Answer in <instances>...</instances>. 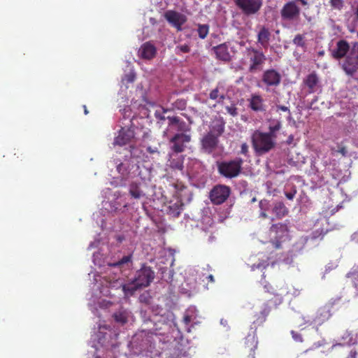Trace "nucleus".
<instances>
[{
    "label": "nucleus",
    "instance_id": "obj_2",
    "mask_svg": "<svg viewBox=\"0 0 358 358\" xmlns=\"http://www.w3.org/2000/svg\"><path fill=\"white\" fill-rule=\"evenodd\" d=\"M255 151L259 155L268 152L275 146V139L266 132L255 130L251 136Z\"/></svg>",
    "mask_w": 358,
    "mask_h": 358
},
{
    "label": "nucleus",
    "instance_id": "obj_35",
    "mask_svg": "<svg viewBox=\"0 0 358 358\" xmlns=\"http://www.w3.org/2000/svg\"><path fill=\"white\" fill-rule=\"evenodd\" d=\"M269 265L268 259L263 260L261 262H259L258 264H254L251 266L252 271H255V269H259L261 271H263L266 269Z\"/></svg>",
    "mask_w": 358,
    "mask_h": 358
},
{
    "label": "nucleus",
    "instance_id": "obj_59",
    "mask_svg": "<svg viewBox=\"0 0 358 358\" xmlns=\"http://www.w3.org/2000/svg\"><path fill=\"white\" fill-rule=\"evenodd\" d=\"M355 14L357 17V18L358 19V4H357V6L356 8V10H355Z\"/></svg>",
    "mask_w": 358,
    "mask_h": 358
},
{
    "label": "nucleus",
    "instance_id": "obj_46",
    "mask_svg": "<svg viewBox=\"0 0 358 358\" xmlns=\"http://www.w3.org/2000/svg\"><path fill=\"white\" fill-rule=\"evenodd\" d=\"M308 1L309 0H292V1H295L296 4L298 3L301 6H302L303 7H304L306 8H309V2H308Z\"/></svg>",
    "mask_w": 358,
    "mask_h": 358
},
{
    "label": "nucleus",
    "instance_id": "obj_55",
    "mask_svg": "<svg viewBox=\"0 0 358 358\" xmlns=\"http://www.w3.org/2000/svg\"><path fill=\"white\" fill-rule=\"evenodd\" d=\"M352 241L358 243V231L352 235Z\"/></svg>",
    "mask_w": 358,
    "mask_h": 358
},
{
    "label": "nucleus",
    "instance_id": "obj_33",
    "mask_svg": "<svg viewBox=\"0 0 358 358\" xmlns=\"http://www.w3.org/2000/svg\"><path fill=\"white\" fill-rule=\"evenodd\" d=\"M287 231V226L282 223L273 224L270 227V231L271 233L278 234V231L284 233Z\"/></svg>",
    "mask_w": 358,
    "mask_h": 358
},
{
    "label": "nucleus",
    "instance_id": "obj_58",
    "mask_svg": "<svg viewBox=\"0 0 358 358\" xmlns=\"http://www.w3.org/2000/svg\"><path fill=\"white\" fill-rule=\"evenodd\" d=\"M174 187H175V188L180 189V190H182V188L184 187V186L182 185H178V184H175Z\"/></svg>",
    "mask_w": 358,
    "mask_h": 358
},
{
    "label": "nucleus",
    "instance_id": "obj_49",
    "mask_svg": "<svg viewBox=\"0 0 358 358\" xmlns=\"http://www.w3.org/2000/svg\"><path fill=\"white\" fill-rule=\"evenodd\" d=\"M147 152L150 154H157L159 155V152L157 149V148H152L151 146H149L147 148Z\"/></svg>",
    "mask_w": 358,
    "mask_h": 358
},
{
    "label": "nucleus",
    "instance_id": "obj_25",
    "mask_svg": "<svg viewBox=\"0 0 358 358\" xmlns=\"http://www.w3.org/2000/svg\"><path fill=\"white\" fill-rule=\"evenodd\" d=\"M318 82V77L315 72L308 75L306 78L304 80V83L308 87L310 93L315 92V87L317 85Z\"/></svg>",
    "mask_w": 358,
    "mask_h": 358
},
{
    "label": "nucleus",
    "instance_id": "obj_15",
    "mask_svg": "<svg viewBox=\"0 0 358 358\" xmlns=\"http://www.w3.org/2000/svg\"><path fill=\"white\" fill-rule=\"evenodd\" d=\"M262 81L267 87H276L280 83L281 76L275 69H267L264 71L262 76Z\"/></svg>",
    "mask_w": 358,
    "mask_h": 358
},
{
    "label": "nucleus",
    "instance_id": "obj_3",
    "mask_svg": "<svg viewBox=\"0 0 358 358\" xmlns=\"http://www.w3.org/2000/svg\"><path fill=\"white\" fill-rule=\"evenodd\" d=\"M243 159L241 157H236L230 160L217 162L216 166L218 173L229 179L238 177L242 172Z\"/></svg>",
    "mask_w": 358,
    "mask_h": 358
},
{
    "label": "nucleus",
    "instance_id": "obj_17",
    "mask_svg": "<svg viewBox=\"0 0 358 358\" xmlns=\"http://www.w3.org/2000/svg\"><path fill=\"white\" fill-rule=\"evenodd\" d=\"M212 50L214 52L217 59L225 62L231 61V57L227 43H224L215 46L212 48Z\"/></svg>",
    "mask_w": 358,
    "mask_h": 358
},
{
    "label": "nucleus",
    "instance_id": "obj_21",
    "mask_svg": "<svg viewBox=\"0 0 358 358\" xmlns=\"http://www.w3.org/2000/svg\"><path fill=\"white\" fill-rule=\"evenodd\" d=\"M183 206L184 204L181 200L178 199L175 202L170 201L166 210L167 214L173 217H178L183 210Z\"/></svg>",
    "mask_w": 358,
    "mask_h": 358
},
{
    "label": "nucleus",
    "instance_id": "obj_40",
    "mask_svg": "<svg viewBox=\"0 0 358 358\" xmlns=\"http://www.w3.org/2000/svg\"><path fill=\"white\" fill-rule=\"evenodd\" d=\"M167 119L169 120V126H176L178 122L180 121V118L177 116H168Z\"/></svg>",
    "mask_w": 358,
    "mask_h": 358
},
{
    "label": "nucleus",
    "instance_id": "obj_34",
    "mask_svg": "<svg viewBox=\"0 0 358 358\" xmlns=\"http://www.w3.org/2000/svg\"><path fill=\"white\" fill-rule=\"evenodd\" d=\"M292 42L295 45L298 47L303 48L306 46L305 36L303 34H296L294 36Z\"/></svg>",
    "mask_w": 358,
    "mask_h": 358
},
{
    "label": "nucleus",
    "instance_id": "obj_52",
    "mask_svg": "<svg viewBox=\"0 0 358 358\" xmlns=\"http://www.w3.org/2000/svg\"><path fill=\"white\" fill-rule=\"evenodd\" d=\"M336 152L341 153L342 155V156H343V157H345L348 153V151L345 146H342V147L339 148V149L338 150H336Z\"/></svg>",
    "mask_w": 358,
    "mask_h": 358
},
{
    "label": "nucleus",
    "instance_id": "obj_48",
    "mask_svg": "<svg viewBox=\"0 0 358 358\" xmlns=\"http://www.w3.org/2000/svg\"><path fill=\"white\" fill-rule=\"evenodd\" d=\"M271 243H272L274 248H275V249L281 248V241H279L278 239L273 240L271 241Z\"/></svg>",
    "mask_w": 358,
    "mask_h": 358
},
{
    "label": "nucleus",
    "instance_id": "obj_57",
    "mask_svg": "<svg viewBox=\"0 0 358 358\" xmlns=\"http://www.w3.org/2000/svg\"><path fill=\"white\" fill-rule=\"evenodd\" d=\"M260 217L265 219L268 217V215L266 214V211L261 210Z\"/></svg>",
    "mask_w": 358,
    "mask_h": 358
},
{
    "label": "nucleus",
    "instance_id": "obj_43",
    "mask_svg": "<svg viewBox=\"0 0 358 358\" xmlns=\"http://www.w3.org/2000/svg\"><path fill=\"white\" fill-rule=\"evenodd\" d=\"M269 202L266 199H263L259 201V206L261 210L266 211L268 208Z\"/></svg>",
    "mask_w": 358,
    "mask_h": 358
},
{
    "label": "nucleus",
    "instance_id": "obj_41",
    "mask_svg": "<svg viewBox=\"0 0 358 358\" xmlns=\"http://www.w3.org/2000/svg\"><path fill=\"white\" fill-rule=\"evenodd\" d=\"M226 110L228 113H229L230 115H231L234 117L238 115L237 108L234 105H232L230 106H227Z\"/></svg>",
    "mask_w": 358,
    "mask_h": 358
},
{
    "label": "nucleus",
    "instance_id": "obj_13",
    "mask_svg": "<svg viewBox=\"0 0 358 358\" xmlns=\"http://www.w3.org/2000/svg\"><path fill=\"white\" fill-rule=\"evenodd\" d=\"M331 307L329 305H325L317 309L312 320L309 321L310 324H313L317 327L321 326L325 322H327L331 317Z\"/></svg>",
    "mask_w": 358,
    "mask_h": 358
},
{
    "label": "nucleus",
    "instance_id": "obj_28",
    "mask_svg": "<svg viewBox=\"0 0 358 358\" xmlns=\"http://www.w3.org/2000/svg\"><path fill=\"white\" fill-rule=\"evenodd\" d=\"M282 127L281 122L279 120H273L270 122L268 126V132L267 134H270L275 139L277 138L276 132L278 131Z\"/></svg>",
    "mask_w": 358,
    "mask_h": 358
},
{
    "label": "nucleus",
    "instance_id": "obj_16",
    "mask_svg": "<svg viewBox=\"0 0 358 358\" xmlns=\"http://www.w3.org/2000/svg\"><path fill=\"white\" fill-rule=\"evenodd\" d=\"M271 301V300L269 299L266 303H264L259 313L255 315V320H253V324L255 327L261 326L266 322V317L271 310V307L269 305Z\"/></svg>",
    "mask_w": 358,
    "mask_h": 358
},
{
    "label": "nucleus",
    "instance_id": "obj_6",
    "mask_svg": "<svg viewBox=\"0 0 358 358\" xmlns=\"http://www.w3.org/2000/svg\"><path fill=\"white\" fill-rule=\"evenodd\" d=\"M231 188L225 185H217L210 192V199L215 205L224 203L229 197Z\"/></svg>",
    "mask_w": 358,
    "mask_h": 358
},
{
    "label": "nucleus",
    "instance_id": "obj_22",
    "mask_svg": "<svg viewBox=\"0 0 358 358\" xmlns=\"http://www.w3.org/2000/svg\"><path fill=\"white\" fill-rule=\"evenodd\" d=\"M225 124L222 120H216L210 126L208 133L219 138L224 132Z\"/></svg>",
    "mask_w": 358,
    "mask_h": 358
},
{
    "label": "nucleus",
    "instance_id": "obj_60",
    "mask_svg": "<svg viewBox=\"0 0 358 358\" xmlns=\"http://www.w3.org/2000/svg\"><path fill=\"white\" fill-rule=\"evenodd\" d=\"M84 112H85V115H87L88 113V110H87V107L85 106H84Z\"/></svg>",
    "mask_w": 358,
    "mask_h": 358
},
{
    "label": "nucleus",
    "instance_id": "obj_47",
    "mask_svg": "<svg viewBox=\"0 0 358 358\" xmlns=\"http://www.w3.org/2000/svg\"><path fill=\"white\" fill-rule=\"evenodd\" d=\"M241 153L244 155H248V145H247L246 143H242V145L241 146Z\"/></svg>",
    "mask_w": 358,
    "mask_h": 358
},
{
    "label": "nucleus",
    "instance_id": "obj_9",
    "mask_svg": "<svg viewBox=\"0 0 358 358\" xmlns=\"http://www.w3.org/2000/svg\"><path fill=\"white\" fill-rule=\"evenodd\" d=\"M237 6L246 15H252L259 11L262 0H236Z\"/></svg>",
    "mask_w": 358,
    "mask_h": 358
},
{
    "label": "nucleus",
    "instance_id": "obj_39",
    "mask_svg": "<svg viewBox=\"0 0 358 358\" xmlns=\"http://www.w3.org/2000/svg\"><path fill=\"white\" fill-rule=\"evenodd\" d=\"M131 255L124 256L122 258H121L118 262L114 264V266H120L121 265H123L124 264H127L129 262H131Z\"/></svg>",
    "mask_w": 358,
    "mask_h": 358
},
{
    "label": "nucleus",
    "instance_id": "obj_36",
    "mask_svg": "<svg viewBox=\"0 0 358 358\" xmlns=\"http://www.w3.org/2000/svg\"><path fill=\"white\" fill-rule=\"evenodd\" d=\"M330 6L332 9L341 10L344 6L343 0H330Z\"/></svg>",
    "mask_w": 358,
    "mask_h": 358
},
{
    "label": "nucleus",
    "instance_id": "obj_37",
    "mask_svg": "<svg viewBox=\"0 0 358 358\" xmlns=\"http://www.w3.org/2000/svg\"><path fill=\"white\" fill-rule=\"evenodd\" d=\"M264 292L269 293L274 296H278V294L276 292V289L273 287V286L268 283V282L265 281L264 284Z\"/></svg>",
    "mask_w": 358,
    "mask_h": 358
},
{
    "label": "nucleus",
    "instance_id": "obj_30",
    "mask_svg": "<svg viewBox=\"0 0 358 358\" xmlns=\"http://www.w3.org/2000/svg\"><path fill=\"white\" fill-rule=\"evenodd\" d=\"M169 166L172 169L182 171L183 169V159L182 157L172 159L170 160Z\"/></svg>",
    "mask_w": 358,
    "mask_h": 358
},
{
    "label": "nucleus",
    "instance_id": "obj_27",
    "mask_svg": "<svg viewBox=\"0 0 358 358\" xmlns=\"http://www.w3.org/2000/svg\"><path fill=\"white\" fill-rule=\"evenodd\" d=\"M129 192L131 196L136 199H139L145 196L144 192L140 187V185L136 182H131L130 184Z\"/></svg>",
    "mask_w": 358,
    "mask_h": 358
},
{
    "label": "nucleus",
    "instance_id": "obj_5",
    "mask_svg": "<svg viewBox=\"0 0 358 358\" xmlns=\"http://www.w3.org/2000/svg\"><path fill=\"white\" fill-rule=\"evenodd\" d=\"M342 69L350 76L358 71V42L352 43L351 50L342 64Z\"/></svg>",
    "mask_w": 358,
    "mask_h": 358
},
{
    "label": "nucleus",
    "instance_id": "obj_24",
    "mask_svg": "<svg viewBox=\"0 0 358 358\" xmlns=\"http://www.w3.org/2000/svg\"><path fill=\"white\" fill-rule=\"evenodd\" d=\"M270 37L271 33L268 29L265 27H262L257 34L258 43H259L264 48H267Z\"/></svg>",
    "mask_w": 358,
    "mask_h": 358
},
{
    "label": "nucleus",
    "instance_id": "obj_8",
    "mask_svg": "<svg viewBox=\"0 0 358 358\" xmlns=\"http://www.w3.org/2000/svg\"><path fill=\"white\" fill-rule=\"evenodd\" d=\"M191 141V136L184 133L176 134L171 139L170 143H172L171 150L176 152L180 153L185 151L186 144Z\"/></svg>",
    "mask_w": 358,
    "mask_h": 358
},
{
    "label": "nucleus",
    "instance_id": "obj_18",
    "mask_svg": "<svg viewBox=\"0 0 358 358\" xmlns=\"http://www.w3.org/2000/svg\"><path fill=\"white\" fill-rule=\"evenodd\" d=\"M133 137V131L129 129L126 130L122 128L120 130L117 136L115 138L113 143L115 145L122 146L129 143V141Z\"/></svg>",
    "mask_w": 358,
    "mask_h": 358
},
{
    "label": "nucleus",
    "instance_id": "obj_32",
    "mask_svg": "<svg viewBox=\"0 0 358 358\" xmlns=\"http://www.w3.org/2000/svg\"><path fill=\"white\" fill-rule=\"evenodd\" d=\"M348 278H350L353 287L358 291V271H351L346 274Z\"/></svg>",
    "mask_w": 358,
    "mask_h": 358
},
{
    "label": "nucleus",
    "instance_id": "obj_38",
    "mask_svg": "<svg viewBox=\"0 0 358 358\" xmlns=\"http://www.w3.org/2000/svg\"><path fill=\"white\" fill-rule=\"evenodd\" d=\"M176 127H177V130L179 131H181L182 133L189 130V126L187 124V123L185 121H183L181 119L177 124Z\"/></svg>",
    "mask_w": 358,
    "mask_h": 358
},
{
    "label": "nucleus",
    "instance_id": "obj_29",
    "mask_svg": "<svg viewBox=\"0 0 358 358\" xmlns=\"http://www.w3.org/2000/svg\"><path fill=\"white\" fill-rule=\"evenodd\" d=\"M209 98L212 100H216L217 103H222L225 99V94L220 92L218 87L210 91Z\"/></svg>",
    "mask_w": 358,
    "mask_h": 358
},
{
    "label": "nucleus",
    "instance_id": "obj_31",
    "mask_svg": "<svg viewBox=\"0 0 358 358\" xmlns=\"http://www.w3.org/2000/svg\"><path fill=\"white\" fill-rule=\"evenodd\" d=\"M197 27V33L199 37L201 39L206 38L209 33V26L208 24H199Z\"/></svg>",
    "mask_w": 358,
    "mask_h": 358
},
{
    "label": "nucleus",
    "instance_id": "obj_54",
    "mask_svg": "<svg viewBox=\"0 0 358 358\" xmlns=\"http://www.w3.org/2000/svg\"><path fill=\"white\" fill-rule=\"evenodd\" d=\"M206 279L207 280L208 282H211V283H214L215 282V279H214V277L212 274H208L206 277Z\"/></svg>",
    "mask_w": 358,
    "mask_h": 358
},
{
    "label": "nucleus",
    "instance_id": "obj_14",
    "mask_svg": "<svg viewBox=\"0 0 358 358\" xmlns=\"http://www.w3.org/2000/svg\"><path fill=\"white\" fill-rule=\"evenodd\" d=\"M219 142V138L207 132L201 139V148L204 152L212 154L217 148Z\"/></svg>",
    "mask_w": 358,
    "mask_h": 358
},
{
    "label": "nucleus",
    "instance_id": "obj_51",
    "mask_svg": "<svg viewBox=\"0 0 358 358\" xmlns=\"http://www.w3.org/2000/svg\"><path fill=\"white\" fill-rule=\"evenodd\" d=\"M192 317L188 315H185L183 317L182 322L185 324V326H188L189 324L191 322Z\"/></svg>",
    "mask_w": 358,
    "mask_h": 358
},
{
    "label": "nucleus",
    "instance_id": "obj_42",
    "mask_svg": "<svg viewBox=\"0 0 358 358\" xmlns=\"http://www.w3.org/2000/svg\"><path fill=\"white\" fill-rule=\"evenodd\" d=\"M168 111L167 109H164V108H162V113H161L159 111L157 110L155 112V117L156 118L160 120H165L166 119H167V117H166L164 116V113H166Z\"/></svg>",
    "mask_w": 358,
    "mask_h": 358
},
{
    "label": "nucleus",
    "instance_id": "obj_50",
    "mask_svg": "<svg viewBox=\"0 0 358 358\" xmlns=\"http://www.w3.org/2000/svg\"><path fill=\"white\" fill-rule=\"evenodd\" d=\"M296 194V190L294 189L292 192H285V196L289 200H292L294 197L295 196V194Z\"/></svg>",
    "mask_w": 358,
    "mask_h": 358
},
{
    "label": "nucleus",
    "instance_id": "obj_7",
    "mask_svg": "<svg viewBox=\"0 0 358 358\" xmlns=\"http://www.w3.org/2000/svg\"><path fill=\"white\" fill-rule=\"evenodd\" d=\"M301 13V8L295 1H289L284 4L280 10L281 18L283 20L292 21L297 19Z\"/></svg>",
    "mask_w": 358,
    "mask_h": 358
},
{
    "label": "nucleus",
    "instance_id": "obj_1",
    "mask_svg": "<svg viewBox=\"0 0 358 358\" xmlns=\"http://www.w3.org/2000/svg\"><path fill=\"white\" fill-rule=\"evenodd\" d=\"M155 278V272L145 264L138 270L131 282L123 285L122 290L125 295H133L138 289L148 287Z\"/></svg>",
    "mask_w": 358,
    "mask_h": 358
},
{
    "label": "nucleus",
    "instance_id": "obj_23",
    "mask_svg": "<svg viewBox=\"0 0 358 358\" xmlns=\"http://www.w3.org/2000/svg\"><path fill=\"white\" fill-rule=\"evenodd\" d=\"M272 212L277 219H282L288 214L289 210L283 202L276 201L273 203Z\"/></svg>",
    "mask_w": 358,
    "mask_h": 358
},
{
    "label": "nucleus",
    "instance_id": "obj_56",
    "mask_svg": "<svg viewBox=\"0 0 358 358\" xmlns=\"http://www.w3.org/2000/svg\"><path fill=\"white\" fill-rule=\"evenodd\" d=\"M278 108L282 111H285V112L288 111L290 113V111H289L288 107H287L285 106H278Z\"/></svg>",
    "mask_w": 358,
    "mask_h": 358
},
{
    "label": "nucleus",
    "instance_id": "obj_10",
    "mask_svg": "<svg viewBox=\"0 0 358 358\" xmlns=\"http://www.w3.org/2000/svg\"><path fill=\"white\" fill-rule=\"evenodd\" d=\"M164 17L178 31L182 30V26L187 21V17L185 15L171 10H167L164 13Z\"/></svg>",
    "mask_w": 358,
    "mask_h": 358
},
{
    "label": "nucleus",
    "instance_id": "obj_19",
    "mask_svg": "<svg viewBox=\"0 0 358 358\" xmlns=\"http://www.w3.org/2000/svg\"><path fill=\"white\" fill-rule=\"evenodd\" d=\"M139 54L143 59H151L156 55V48L151 43L146 42L141 46Z\"/></svg>",
    "mask_w": 358,
    "mask_h": 358
},
{
    "label": "nucleus",
    "instance_id": "obj_53",
    "mask_svg": "<svg viewBox=\"0 0 358 358\" xmlns=\"http://www.w3.org/2000/svg\"><path fill=\"white\" fill-rule=\"evenodd\" d=\"M126 78H127V80L129 82V83H132L134 81V79H135V75L133 74V73H130V74H128L126 76Z\"/></svg>",
    "mask_w": 358,
    "mask_h": 358
},
{
    "label": "nucleus",
    "instance_id": "obj_44",
    "mask_svg": "<svg viewBox=\"0 0 358 358\" xmlns=\"http://www.w3.org/2000/svg\"><path fill=\"white\" fill-rule=\"evenodd\" d=\"M176 50L183 53H187L190 51V48L188 45H182L176 47Z\"/></svg>",
    "mask_w": 358,
    "mask_h": 358
},
{
    "label": "nucleus",
    "instance_id": "obj_4",
    "mask_svg": "<svg viewBox=\"0 0 358 358\" xmlns=\"http://www.w3.org/2000/svg\"><path fill=\"white\" fill-rule=\"evenodd\" d=\"M247 57L249 60L248 71L251 73L260 72L263 69L264 64L266 60V55L263 52L250 48L247 50Z\"/></svg>",
    "mask_w": 358,
    "mask_h": 358
},
{
    "label": "nucleus",
    "instance_id": "obj_26",
    "mask_svg": "<svg viewBox=\"0 0 358 358\" xmlns=\"http://www.w3.org/2000/svg\"><path fill=\"white\" fill-rule=\"evenodd\" d=\"M130 313L125 309H120L113 314L115 321L122 325L128 322Z\"/></svg>",
    "mask_w": 358,
    "mask_h": 358
},
{
    "label": "nucleus",
    "instance_id": "obj_61",
    "mask_svg": "<svg viewBox=\"0 0 358 358\" xmlns=\"http://www.w3.org/2000/svg\"><path fill=\"white\" fill-rule=\"evenodd\" d=\"M357 37H358V32H357Z\"/></svg>",
    "mask_w": 358,
    "mask_h": 358
},
{
    "label": "nucleus",
    "instance_id": "obj_12",
    "mask_svg": "<svg viewBox=\"0 0 358 358\" xmlns=\"http://www.w3.org/2000/svg\"><path fill=\"white\" fill-rule=\"evenodd\" d=\"M350 50L349 43L344 39H341L336 42L335 48L331 50V55L334 59L340 60L344 57L345 58Z\"/></svg>",
    "mask_w": 358,
    "mask_h": 358
},
{
    "label": "nucleus",
    "instance_id": "obj_20",
    "mask_svg": "<svg viewBox=\"0 0 358 358\" xmlns=\"http://www.w3.org/2000/svg\"><path fill=\"white\" fill-rule=\"evenodd\" d=\"M249 102V106L252 110L256 112H263L266 110L264 99L260 95L252 94Z\"/></svg>",
    "mask_w": 358,
    "mask_h": 358
},
{
    "label": "nucleus",
    "instance_id": "obj_11",
    "mask_svg": "<svg viewBox=\"0 0 358 358\" xmlns=\"http://www.w3.org/2000/svg\"><path fill=\"white\" fill-rule=\"evenodd\" d=\"M258 340L256 329L245 338L244 350L248 353V358H255V350L257 349Z\"/></svg>",
    "mask_w": 358,
    "mask_h": 358
},
{
    "label": "nucleus",
    "instance_id": "obj_45",
    "mask_svg": "<svg viewBox=\"0 0 358 358\" xmlns=\"http://www.w3.org/2000/svg\"><path fill=\"white\" fill-rule=\"evenodd\" d=\"M291 334L295 341H296V342H302L303 341L302 336L299 333L295 332L294 331H292Z\"/></svg>",
    "mask_w": 358,
    "mask_h": 358
}]
</instances>
